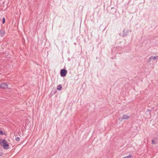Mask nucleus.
<instances>
[{
	"label": "nucleus",
	"instance_id": "1a4fd4ad",
	"mask_svg": "<svg viewBox=\"0 0 158 158\" xmlns=\"http://www.w3.org/2000/svg\"><path fill=\"white\" fill-rule=\"evenodd\" d=\"M4 0H0V6H2L4 5Z\"/></svg>",
	"mask_w": 158,
	"mask_h": 158
},
{
	"label": "nucleus",
	"instance_id": "a211bd4d",
	"mask_svg": "<svg viewBox=\"0 0 158 158\" xmlns=\"http://www.w3.org/2000/svg\"><path fill=\"white\" fill-rule=\"evenodd\" d=\"M2 139H0V145H1L2 142Z\"/></svg>",
	"mask_w": 158,
	"mask_h": 158
},
{
	"label": "nucleus",
	"instance_id": "aec40b11",
	"mask_svg": "<svg viewBox=\"0 0 158 158\" xmlns=\"http://www.w3.org/2000/svg\"><path fill=\"white\" fill-rule=\"evenodd\" d=\"M114 7H112V8H111V9H114Z\"/></svg>",
	"mask_w": 158,
	"mask_h": 158
},
{
	"label": "nucleus",
	"instance_id": "6e6552de",
	"mask_svg": "<svg viewBox=\"0 0 158 158\" xmlns=\"http://www.w3.org/2000/svg\"><path fill=\"white\" fill-rule=\"evenodd\" d=\"M62 86L61 85H59L57 87V89L59 90H60L62 89Z\"/></svg>",
	"mask_w": 158,
	"mask_h": 158
},
{
	"label": "nucleus",
	"instance_id": "dca6fc26",
	"mask_svg": "<svg viewBox=\"0 0 158 158\" xmlns=\"http://www.w3.org/2000/svg\"><path fill=\"white\" fill-rule=\"evenodd\" d=\"M151 60V57H150L148 60V63L150 62Z\"/></svg>",
	"mask_w": 158,
	"mask_h": 158
},
{
	"label": "nucleus",
	"instance_id": "4468645a",
	"mask_svg": "<svg viewBox=\"0 0 158 158\" xmlns=\"http://www.w3.org/2000/svg\"><path fill=\"white\" fill-rule=\"evenodd\" d=\"M5 19L4 18H2V23L4 24L5 23Z\"/></svg>",
	"mask_w": 158,
	"mask_h": 158
},
{
	"label": "nucleus",
	"instance_id": "2eb2a0df",
	"mask_svg": "<svg viewBox=\"0 0 158 158\" xmlns=\"http://www.w3.org/2000/svg\"><path fill=\"white\" fill-rule=\"evenodd\" d=\"M15 140L17 141H19L20 140L19 138V137H17L15 138Z\"/></svg>",
	"mask_w": 158,
	"mask_h": 158
},
{
	"label": "nucleus",
	"instance_id": "39448f33",
	"mask_svg": "<svg viewBox=\"0 0 158 158\" xmlns=\"http://www.w3.org/2000/svg\"><path fill=\"white\" fill-rule=\"evenodd\" d=\"M129 118V116L126 115H123V117L119 118V120L120 121H122L124 119H127Z\"/></svg>",
	"mask_w": 158,
	"mask_h": 158
},
{
	"label": "nucleus",
	"instance_id": "9b49d317",
	"mask_svg": "<svg viewBox=\"0 0 158 158\" xmlns=\"http://www.w3.org/2000/svg\"><path fill=\"white\" fill-rule=\"evenodd\" d=\"M1 6V9L2 10H4L6 9V8H5L4 7V5H2V6Z\"/></svg>",
	"mask_w": 158,
	"mask_h": 158
},
{
	"label": "nucleus",
	"instance_id": "0eeeda50",
	"mask_svg": "<svg viewBox=\"0 0 158 158\" xmlns=\"http://www.w3.org/2000/svg\"><path fill=\"white\" fill-rule=\"evenodd\" d=\"M57 92L56 90L55 89H53L51 92V94L54 95L56 94Z\"/></svg>",
	"mask_w": 158,
	"mask_h": 158
},
{
	"label": "nucleus",
	"instance_id": "ddd939ff",
	"mask_svg": "<svg viewBox=\"0 0 158 158\" xmlns=\"http://www.w3.org/2000/svg\"><path fill=\"white\" fill-rule=\"evenodd\" d=\"M151 58L152 60H156V57H155L154 56H151Z\"/></svg>",
	"mask_w": 158,
	"mask_h": 158
},
{
	"label": "nucleus",
	"instance_id": "f3484780",
	"mask_svg": "<svg viewBox=\"0 0 158 158\" xmlns=\"http://www.w3.org/2000/svg\"><path fill=\"white\" fill-rule=\"evenodd\" d=\"M152 144H155V143L153 140H152Z\"/></svg>",
	"mask_w": 158,
	"mask_h": 158
},
{
	"label": "nucleus",
	"instance_id": "f03ea898",
	"mask_svg": "<svg viewBox=\"0 0 158 158\" xmlns=\"http://www.w3.org/2000/svg\"><path fill=\"white\" fill-rule=\"evenodd\" d=\"M67 70L64 69H61L60 71V75L62 77H65L67 74Z\"/></svg>",
	"mask_w": 158,
	"mask_h": 158
},
{
	"label": "nucleus",
	"instance_id": "7ed1b4c3",
	"mask_svg": "<svg viewBox=\"0 0 158 158\" xmlns=\"http://www.w3.org/2000/svg\"><path fill=\"white\" fill-rule=\"evenodd\" d=\"M129 30L128 29H124L123 31V34L122 35H121V34H119V35L121 36H123V37H124L127 36Z\"/></svg>",
	"mask_w": 158,
	"mask_h": 158
},
{
	"label": "nucleus",
	"instance_id": "6ab92c4d",
	"mask_svg": "<svg viewBox=\"0 0 158 158\" xmlns=\"http://www.w3.org/2000/svg\"><path fill=\"white\" fill-rule=\"evenodd\" d=\"M154 57H156V59L157 58H158V56H155Z\"/></svg>",
	"mask_w": 158,
	"mask_h": 158
},
{
	"label": "nucleus",
	"instance_id": "9d476101",
	"mask_svg": "<svg viewBox=\"0 0 158 158\" xmlns=\"http://www.w3.org/2000/svg\"><path fill=\"white\" fill-rule=\"evenodd\" d=\"M0 135H6V134L5 132H3L2 130H0Z\"/></svg>",
	"mask_w": 158,
	"mask_h": 158
},
{
	"label": "nucleus",
	"instance_id": "20e7f679",
	"mask_svg": "<svg viewBox=\"0 0 158 158\" xmlns=\"http://www.w3.org/2000/svg\"><path fill=\"white\" fill-rule=\"evenodd\" d=\"M8 85L7 83H2L0 84V88L5 89L7 88Z\"/></svg>",
	"mask_w": 158,
	"mask_h": 158
},
{
	"label": "nucleus",
	"instance_id": "412c9836",
	"mask_svg": "<svg viewBox=\"0 0 158 158\" xmlns=\"http://www.w3.org/2000/svg\"><path fill=\"white\" fill-rule=\"evenodd\" d=\"M130 31L131 32V30H130Z\"/></svg>",
	"mask_w": 158,
	"mask_h": 158
},
{
	"label": "nucleus",
	"instance_id": "f257e3e1",
	"mask_svg": "<svg viewBox=\"0 0 158 158\" xmlns=\"http://www.w3.org/2000/svg\"><path fill=\"white\" fill-rule=\"evenodd\" d=\"M3 147L4 149H7L9 148V145L7 141L5 139H3L2 140L1 145H0Z\"/></svg>",
	"mask_w": 158,
	"mask_h": 158
},
{
	"label": "nucleus",
	"instance_id": "423d86ee",
	"mask_svg": "<svg viewBox=\"0 0 158 158\" xmlns=\"http://www.w3.org/2000/svg\"><path fill=\"white\" fill-rule=\"evenodd\" d=\"M5 33L4 28H2L0 30V35L1 36L3 37L5 34Z\"/></svg>",
	"mask_w": 158,
	"mask_h": 158
},
{
	"label": "nucleus",
	"instance_id": "f8f14e48",
	"mask_svg": "<svg viewBox=\"0 0 158 158\" xmlns=\"http://www.w3.org/2000/svg\"><path fill=\"white\" fill-rule=\"evenodd\" d=\"M132 157V156L131 154H129L128 156L124 157L123 158H131Z\"/></svg>",
	"mask_w": 158,
	"mask_h": 158
}]
</instances>
